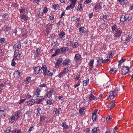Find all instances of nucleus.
Masks as SVG:
<instances>
[{
    "label": "nucleus",
    "instance_id": "nucleus-1",
    "mask_svg": "<svg viewBox=\"0 0 133 133\" xmlns=\"http://www.w3.org/2000/svg\"><path fill=\"white\" fill-rule=\"evenodd\" d=\"M118 93V90H116L114 91L109 92L107 96V97H109L110 99H113L115 96Z\"/></svg>",
    "mask_w": 133,
    "mask_h": 133
},
{
    "label": "nucleus",
    "instance_id": "nucleus-2",
    "mask_svg": "<svg viewBox=\"0 0 133 133\" xmlns=\"http://www.w3.org/2000/svg\"><path fill=\"white\" fill-rule=\"evenodd\" d=\"M21 114V111H18L15 112L12 115L16 120H17L19 118L20 115Z\"/></svg>",
    "mask_w": 133,
    "mask_h": 133
},
{
    "label": "nucleus",
    "instance_id": "nucleus-3",
    "mask_svg": "<svg viewBox=\"0 0 133 133\" xmlns=\"http://www.w3.org/2000/svg\"><path fill=\"white\" fill-rule=\"evenodd\" d=\"M122 31L120 29H118L116 30L115 32V36L116 37H118L121 36Z\"/></svg>",
    "mask_w": 133,
    "mask_h": 133
},
{
    "label": "nucleus",
    "instance_id": "nucleus-4",
    "mask_svg": "<svg viewBox=\"0 0 133 133\" xmlns=\"http://www.w3.org/2000/svg\"><path fill=\"white\" fill-rule=\"evenodd\" d=\"M20 55V54L19 52L15 51L14 53L13 59L15 60L19 59Z\"/></svg>",
    "mask_w": 133,
    "mask_h": 133
},
{
    "label": "nucleus",
    "instance_id": "nucleus-5",
    "mask_svg": "<svg viewBox=\"0 0 133 133\" xmlns=\"http://www.w3.org/2000/svg\"><path fill=\"white\" fill-rule=\"evenodd\" d=\"M129 70V68L128 66L124 67L122 69V73L123 74L125 75L128 73Z\"/></svg>",
    "mask_w": 133,
    "mask_h": 133
},
{
    "label": "nucleus",
    "instance_id": "nucleus-6",
    "mask_svg": "<svg viewBox=\"0 0 133 133\" xmlns=\"http://www.w3.org/2000/svg\"><path fill=\"white\" fill-rule=\"evenodd\" d=\"M62 61V59L61 58H59L57 61L56 62L55 64V67L56 68H58L61 64Z\"/></svg>",
    "mask_w": 133,
    "mask_h": 133
},
{
    "label": "nucleus",
    "instance_id": "nucleus-7",
    "mask_svg": "<svg viewBox=\"0 0 133 133\" xmlns=\"http://www.w3.org/2000/svg\"><path fill=\"white\" fill-rule=\"evenodd\" d=\"M41 90V89H37L34 94V97H35L36 98L39 97V96Z\"/></svg>",
    "mask_w": 133,
    "mask_h": 133
},
{
    "label": "nucleus",
    "instance_id": "nucleus-8",
    "mask_svg": "<svg viewBox=\"0 0 133 133\" xmlns=\"http://www.w3.org/2000/svg\"><path fill=\"white\" fill-rule=\"evenodd\" d=\"M54 111H55V114L56 116H58L59 114L62 113V111L61 108L57 109L56 108H55Z\"/></svg>",
    "mask_w": 133,
    "mask_h": 133
},
{
    "label": "nucleus",
    "instance_id": "nucleus-9",
    "mask_svg": "<svg viewBox=\"0 0 133 133\" xmlns=\"http://www.w3.org/2000/svg\"><path fill=\"white\" fill-rule=\"evenodd\" d=\"M21 45L19 42H17L13 46V48L15 49L16 51H17L21 48Z\"/></svg>",
    "mask_w": 133,
    "mask_h": 133
},
{
    "label": "nucleus",
    "instance_id": "nucleus-10",
    "mask_svg": "<svg viewBox=\"0 0 133 133\" xmlns=\"http://www.w3.org/2000/svg\"><path fill=\"white\" fill-rule=\"evenodd\" d=\"M34 73L35 74H38L41 70L40 68L39 67H34Z\"/></svg>",
    "mask_w": 133,
    "mask_h": 133
},
{
    "label": "nucleus",
    "instance_id": "nucleus-11",
    "mask_svg": "<svg viewBox=\"0 0 133 133\" xmlns=\"http://www.w3.org/2000/svg\"><path fill=\"white\" fill-rule=\"evenodd\" d=\"M35 103V101L34 99H31L28 101L27 104L28 105L31 106L33 105Z\"/></svg>",
    "mask_w": 133,
    "mask_h": 133
},
{
    "label": "nucleus",
    "instance_id": "nucleus-12",
    "mask_svg": "<svg viewBox=\"0 0 133 133\" xmlns=\"http://www.w3.org/2000/svg\"><path fill=\"white\" fill-rule=\"evenodd\" d=\"M81 56L79 54H77L75 55L74 60L76 61H79L81 58Z\"/></svg>",
    "mask_w": 133,
    "mask_h": 133
},
{
    "label": "nucleus",
    "instance_id": "nucleus-13",
    "mask_svg": "<svg viewBox=\"0 0 133 133\" xmlns=\"http://www.w3.org/2000/svg\"><path fill=\"white\" fill-rule=\"evenodd\" d=\"M54 91V89L50 90L47 93V97L48 98H50L51 96L52 93Z\"/></svg>",
    "mask_w": 133,
    "mask_h": 133
},
{
    "label": "nucleus",
    "instance_id": "nucleus-14",
    "mask_svg": "<svg viewBox=\"0 0 133 133\" xmlns=\"http://www.w3.org/2000/svg\"><path fill=\"white\" fill-rule=\"evenodd\" d=\"M43 75H44L52 76L53 75V74L50 71L47 70L46 71L43 72Z\"/></svg>",
    "mask_w": 133,
    "mask_h": 133
},
{
    "label": "nucleus",
    "instance_id": "nucleus-15",
    "mask_svg": "<svg viewBox=\"0 0 133 133\" xmlns=\"http://www.w3.org/2000/svg\"><path fill=\"white\" fill-rule=\"evenodd\" d=\"M41 52L40 51V50L38 49L35 51V56L36 57L39 56L40 55V54Z\"/></svg>",
    "mask_w": 133,
    "mask_h": 133
},
{
    "label": "nucleus",
    "instance_id": "nucleus-16",
    "mask_svg": "<svg viewBox=\"0 0 133 133\" xmlns=\"http://www.w3.org/2000/svg\"><path fill=\"white\" fill-rule=\"evenodd\" d=\"M70 60L69 59L66 58L63 61L62 64L64 65H67L70 63Z\"/></svg>",
    "mask_w": 133,
    "mask_h": 133
},
{
    "label": "nucleus",
    "instance_id": "nucleus-17",
    "mask_svg": "<svg viewBox=\"0 0 133 133\" xmlns=\"http://www.w3.org/2000/svg\"><path fill=\"white\" fill-rule=\"evenodd\" d=\"M75 4L71 3L69 6H68L66 8V10H68L70 9H73L75 7Z\"/></svg>",
    "mask_w": 133,
    "mask_h": 133
},
{
    "label": "nucleus",
    "instance_id": "nucleus-18",
    "mask_svg": "<svg viewBox=\"0 0 133 133\" xmlns=\"http://www.w3.org/2000/svg\"><path fill=\"white\" fill-rule=\"evenodd\" d=\"M61 126L63 128L65 129H67L69 128L68 125L66 124V122H64L62 123Z\"/></svg>",
    "mask_w": 133,
    "mask_h": 133
},
{
    "label": "nucleus",
    "instance_id": "nucleus-19",
    "mask_svg": "<svg viewBox=\"0 0 133 133\" xmlns=\"http://www.w3.org/2000/svg\"><path fill=\"white\" fill-rule=\"evenodd\" d=\"M101 8V5L99 3H96L94 6V8L96 10L99 9Z\"/></svg>",
    "mask_w": 133,
    "mask_h": 133
},
{
    "label": "nucleus",
    "instance_id": "nucleus-20",
    "mask_svg": "<svg viewBox=\"0 0 133 133\" xmlns=\"http://www.w3.org/2000/svg\"><path fill=\"white\" fill-rule=\"evenodd\" d=\"M20 73V72L18 70H17L14 74V77H19Z\"/></svg>",
    "mask_w": 133,
    "mask_h": 133
},
{
    "label": "nucleus",
    "instance_id": "nucleus-21",
    "mask_svg": "<svg viewBox=\"0 0 133 133\" xmlns=\"http://www.w3.org/2000/svg\"><path fill=\"white\" fill-rule=\"evenodd\" d=\"M130 15L129 14H126L125 15H124L126 21H129L131 19L130 17Z\"/></svg>",
    "mask_w": 133,
    "mask_h": 133
},
{
    "label": "nucleus",
    "instance_id": "nucleus-22",
    "mask_svg": "<svg viewBox=\"0 0 133 133\" xmlns=\"http://www.w3.org/2000/svg\"><path fill=\"white\" fill-rule=\"evenodd\" d=\"M36 112L37 115L38 116H39L40 114L42 112L41 109L39 107L37 108L36 109Z\"/></svg>",
    "mask_w": 133,
    "mask_h": 133
},
{
    "label": "nucleus",
    "instance_id": "nucleus-23",
    "mask_svg": "<svg viewBox=\"0 0 133 133\" xmlns=\"http://www.w3.org/2000/svg\"><path fill=\"white\" fill-rule=\"evenodd\" d=\"M61 50V52L63 53L64 52L67 51L68 50V49L67 47H62L60 48Z\"/></svg>",
    "mask_w": 133,
    "mask_h": 133
},
{
    "label": "nucleus",
    "instance_id": "nucleus-24",
    "mask_svg": "<svg viewBox=\"0 0 133 133\" xmlns=\"http://www.w3.org/2000/svg\"><path fill=\"white\" fill-rule=\"evenodd\" d=\"M15 121H16V120H15L12 115L9 118V122L10 123H13Z\"/></svg>",
    "mask_w": 133,
    "mask_h": 133
},
{
    "label": "nucleus",
    "instance_id": "nucleus-25",
    "mask_svg": "<svg viewBox=\"0 0 133 133\" xmlns=\"http://www.w3.org/2000/svg\"><path fill=\"white\" fill-rule=\"evenodd\" d=\"M60 49H57L56 50L54 54L52 56V57H54L56 56L57 55H58L59 53L60 52Z\"/></svg>",
    "mask_w": 133,
    "mask_h": 133
},
{
    "label": "nucleus",
    "instance_id": "nucleus-26",
    "mask_svg": "<svg viewBox=\"0 0 133 133\" xmlns=\"http://www.w3.org/2000/svg\"><path fill=\"white\" fill-rule=\"evenodd\" d=\"M89 79H87L86 80H84L83 81V86H86L89 82Z\"/></svg>",
    "mask_w": 133,
    "mask_h": 133
},
{
    "label": "nucleus",
    "instance_id": "nucleus-27",
    "mask_svg": "<svg viewBox=\"0 0 133 133\" xmlns=\"http://www.w3.org/2000/svg\"><path fill=\"white\" fill-rule=\"evenodd\" d=\"M20 18L21 19L24 20H27L28 18V17L27 16L25 15H22L20 16Z\"/></svg>",
    "mask_w": 133,
    "mask_h": 133
},
{
    "label": "nucleus",
    "instance_id": "nucleus-28",
    "mask_svg": "<svg viewBox=\"0 0 133 133\" xmlns=\"http://www.w3.org/2000/svg\"><path fill=\"white\" fill-rule=\"evenodd\" d=\"M5 112L4 110H0V117H3L5 116Z\"/></svg>",
    "mask_w": 133,
    "mask_h": 133
},
{
    "label": "nucleus",
    "instance_id": "nucleus-29",
    "mask_svg": "<svg viewBox=\"0 0 133 133\" xmlns=\"http://www.w3.org/2000/svg\"><path fill=\"white\" fill-rule=\"evenodd\" d=\"M31 77H27L26 80L25 81V82H26L27 84H28L31 82Z\"/></svg>",
    "mask_w": 133,
    "mask_h": 133
},
{
    "label": "nucleus",
    "instance_id": "nucleus-30",
    "mask_svg": "<svg viewBox=\"0 0 133 133\" xmlns=\"http://www.w3.org/2000/svg\"><path fill=\"white\" fill-rule=\"evenodd\" d=\"M98 129L97 127H95L92 129V131L93 133H97L98 131Z\"/></svg>",
    "mask_w": 133,
    "mask_h": 133
},
{
    "label": "nucleus",
    "instance_id": "nucleus-31",
    "mask_svg": "<svg viewBox=\"0 0 133 133\" xmlns=\"http://www.w3.org/2000/svg\"><path fill=\"white\" fill-rule=\"evenodd\" d=\"M116 104L115 103H113L111 104H110L107 105V107L108 108H110V109H111L113 108L115 106Z\"/></svg>",
    "mask_w": 133,
    "mask_h": 133
},
{
    "label": "nucleus",
    "instance_id": "nucleus-32",
    "mask_svg": "<svg viewBox=\"0 0 133 133\" xmlns=\"http://www.w3.org/2000/svg\"><path fill=\"white\" fill-rule=\"evenodd\" d=\"M85 108L84 107L80 108L79 110V113H80L81 115H82L83 114V112L84 111V110H85Z\"/></svg>",
    "mask_w": 133,
    "mask_h": 133
},
{
    "label": "nucleus",
    "instance_id": "nucleus-33",
    "mask_svg": "<svg viewBox=\"0 0 133 133\" xmlns=\"http://www.w3.org/2000/svg\"><path fill=\"white\" fill-rule=\"evenodd\" d=\"M104 61L103 60L102 58H99L97 60V62L98 64H101L102 63H104L103 62Z\"/></svg>",
    "mask_w": 133,
    "mask_h": 133
},
{
    "label": "nucleus",
    "instance_id": "nucleus-34",
    "mask_svg": "<svg viewBox=\"0 0 133 133\" xmlns=\"http://www.w3.org/2000/svg\"><path fill=\"white\" fill-rule=\"evenodd\" d=\"M83 5L81 4H79L78 5L77 8V10L78 11L81 10H83Z\"/></svg>",
    "mask_w": 133,
    "mask_h": 133
},
{
    "label": "nucleus",
    "instance_id": "nucleus-35",
    "mask_svg": "<svg viewBox=\"0 0 133 133\" xmlns=\"http://www.w3.org/2000/svg\"><path fill=\"white\" fill-rule=\"evenodd\" d=\"M96 99V97L93 95H91L89 97V101L91 102L95 100Z\"/></svg>",
    "mask_w": 133,
    "mask_h": 133
},
{
    "label": "nucleus",
    "instance_id": "nucleus-36",
    "mask_svg": "<svg viewBox=\"0 0 133 133\" xmlns=\"http://www.w3.org/2000/svg\"><path fill=\"white\" fill-rule=\"evenodd\" d=\"M53 102L52 100L51 99L48 100L46 101V103L47 105H51Z\"/></svg>",
    "mask_w": 133,
    "mask_h": 133
},
{
    "label": "nucleus",
    "instance_id": "nucleus-37",
    "mask_svg": "<svg viewBox=\"0 0 133 133\" xmlns=\"http://www.w3.org/2000/svg\"><path fill=\"white\" fill-rule=\"evenodd\" d=\"M5 131V133H9L11 131V127H7Z\"/></svg>",
    "mask_w": 133,
    "mask_h": 133
},
{
    "label": "nucleus",
    "instance_id": "nucleus-38",
    "mask_svg": "<svg viewBox=\"0 0 133 133\" xmlns=\"http://www.w3.org/2000/svg\"><path fill=\"white\" fill-rule=\"evenodd\" d=\"M78 46V44L77 42H75L72 44V47L74 48H77Z\"/></svg>",
    "mask_w": 133,
    "mask_h": 133
},
{
    "label": "nucleus",
    "instance_id": "nucleus-39",
    "mask_svg": "<svg viewBox=\"0 0 133 133\" xmlns=\"http://www.w3.org/2000/svg\"><path fill=\"white\" fill-rule=\"evenodd\" d=\"M12 133H21V131L18 129H14L12 131Z\"/></svg>",
    "mask_w": 133,
    "mask_h": 133
},
{
    "label": "nucleus",
    "instance_id": "nucleus-40",
    "mask_svg": "<svg viewBox=\"0 0 133 133\" xmlns=\"http://www.w3.org/2000/svg\"><path fill=\"white\" fill-rule=\"evenodd\" d=\"M53 8L56 10H59V6L58 4L54 5Z\"/></svg>",
    "mask_w": 133,
    "mask_h": 133
},
{
    "label": "nucleus",
    "instance_id": "nucleus-41",
    "mask_svg": "<svg viewBox=\"0 0 133 133\" xmlns=\"http://www.w3.org/2000/svg\"><path fill=\"white\" fill-rule=\"evenodd\" d=\"M97 117L96 114L95 113H94L92 114V119L93 121H95L96 120Z\"/></svg>",
    "mask_w": 133,
    "mask_h": 133
},
{
    "label": "nucleus",
    "instance_id": "nucleus-42",
    "mask_svg": "<svg viewBox=\"0 0 133 133\" xmlns=\"http://www.w3.org/2000/svg\"><path fill=\"white\" fill-rule=\"evenodd\" d=\"M44 99V98H42L41 99H37V101L35 102L37 104L41 103L43 100Z\"/></svg>",
    "mask_w": 133,
    "mask_h": 133
},
{
    "label": "nucleus",
    "instance_id": "nucleus-43",
    "mask_svg": "<svg viewBox=\"0 0 133 133\" xmlns=\"http://www.w3.org/2000/svg\"><path fill=\"white\" fill-rule=\"evenodd\" d=\"M41 69H42L43 72L46 71L47 69V67L46 66L44 65L43 66H42V67H41Z\"/></svg>",
    "mask_w": 133,
    "mask_h": 133
},
{
    "label": "nucleus",
    "instance_id": "nucleus-44",
    "mask_svg": "<svg viewBox=\"0 0 133 133\" xmlns=\"http://www.w3.org/2000/svg\"><path fill=\"white\" fill-rule=\"evenodd\" d=\"M81 82L80 81H79L76 84H75L74 86V88H76V87L79 86L80 85Z\"/></svg>",
    "mask_w": 133,
    "mask_h": 133
},
{
    "label": "nucleus",
    "instance_id": "nucleus-45",
    "mask_svg": "<svg viewBox=\"0 0 133 133\" xmlns=\"http://www.w3.org/2000/svg\"><path fill=\"white\" fill-rule=\"evenodd\" d=\"M79 32L81 33H83L84 32V27H82L79 29Z\"/></svg>",
    "mask_w": 133,
    "mask_h": 133
},
{
    "label": "nucleus",
    "instance_id": "nucleus-46",
    "mask_svg": "<svg viewBox=\"0 0 133 133\" xmlns=\"http://www.w3.org/2000/svg\"><path fill=\"white\" fill-rule=\"evenodd\" d=\"M120 20L121 22H123L125 21V19L124 18V15H122L120 18Z\"/></svg>",
    "mask_w": 133,
    "mask_h": 133
},
{
    "label": "nucleus",
    "instance_id": "nucleus-47",
    "mask_svg": "<svg viewBox=\"0 0 133 133\" xmlns=\"http://www.w3.org/2000/svg\"><path fill=\"white\" fill-rule=\"evenodd\" d=\"M65 34V33L64 32H60L59 34V37L62 38L64 36Z\"/></svg>",
    "mask_w": 133,
    "mask_h": 133
},
{
    "label": "nucleus",
    "instance_id": "nucleus-48",
    "mask_svg": "<svg viewBox=\"0 0 133 133\" xmlns=\"http://www.w3.org/2000/svg\"><path fill=\"white\" fill-rule=\"evenodd\" d=\"M6 39L5 38H2L0 39V43L3 44L5 42Z\"/></svg>",
    "mask_w": 133,
    "mask_h": 133
},
{
    "label": "nucleus",
    "instance_id": "nucleus-49",
    "mask_svg": "<svg viewBox=\"0 0 133 133\" xmlns=\"http://www.w3.org/2000/svg\"><path fill=\"white\" fill-rule=\"evenodd\" d=\"M116 68H114L111 69L109 71L110 73L111 74L116 71Z\"/></svg>",
    "mask_w": 133,
    "mask_h": 133
},
{
    "label": "nucleus",
    "instance_id": "nucleus-50",
    "mask_svg": "<svg viewBox=\"0 0 133 133\" xmlns=\"http://www.w3.org/2000/svg\"><path fill=\"white\" fill-rule=\"evenodd\" d=\"M94 63V60L92 59L90 61L89 63V65L91 67H93V64Z\"/></svg>",
    "mask_w": 133,
    "mask_h": 133
},
{
    "label": "nucleus",
    "instance_id": "nucleus-51",
    "mask_svg": "<svg viewBox=\"0 0 133 133\" xmlns=\"http://www.w3.org/2000/svg\"><path fill=\"white\" fill-rule=\"evenodd\" d=\"M65 74L62 72H61L58 75V77L59 78L62 77Z\"/></svg>",
    "mask_w": 133,
    "mask_h": 133
},
{
    "label": "nucleus",
    "instance_id": "nucleus-52",
    "mask_svg": "<svg viewBox=\"0 0 133 133\" xmlns=\"http://www.w3.org/2000/svg\"><path fill=\"white\" fill-rule=\"evenodd\" d=\"M131 38V36H128L127 38L125 39V43H128L130 39Z\"/></svg>",
    "mask_w": 133,
    "mask_h": 133
},
{
    "label": "nucleus",
    "instance_id": "nucleus-53",
    "mask_svg": "<svg viewBox=\"0 0 133 133\" xmlns=\"http://www.w3.org/2000/svg\"><path fill=\"white\" fill-rule=\"evenodd\" d=\"M34 126H33L29 128L28 130V131L29 132H30L31 131H33L34 130Z\"/></svg>",
    "mask_w": 133,
    "mask_h": 133
},
{
    "label": "nucleus",
    "instance_id": "nucleus-54",
    "mask_svg": "<svg viewBox=\"0 0 133 133\" xmlns=\"http://www.w3.org/2000/svg\"><path fill=\"white\" fill-rule=\"evenodd\" d=\"M68 68H64L62 72L65 74L66 73L68 72Z\"/></svg>",
    "mask_w": 133,
    "mask_h": 133
},
{
    "label": "nucleus",
    "instance_id": "nucleus-55",
    "mask_svg": "<svg viewBox=\"0 0 133 133\" xmlns=\"http://www.w3.org/2000/svg\"><path fill=\"white\" fill-rule=\"evenodd\" d=\"M117 27V25H114L111 27V29L112 31H114L115 30Z\"/></svg>",
    "mask_w": 133,
    "mask_h": 133
},
{
    "label": "nucleus",
    "instance_id": "nucleus-56",
    "mask_svg": "<svg viewBox=\"0 0 133 133\" xmlns=\"http://www.w3.org/2000/svg\"><path fill=\"white\" fill-rule=\"evenodd\" d=\"M125 0H118V1L119 3L122 4H125Z\"/></svg>",
    "mask_w": 133,
    "mask_h": 133
},
{
    "label": "nucleus",
    "instance_id": "nucleus-57",
    "mask_svg": "<svg viewBox=\"0 0 133 133\" xmlns=\"http://www.w3.org/2000/svg\"><path fill=\"white\" fill-rule=\"evenodd\" d=\"M47 28L48 30L51 29H52V25L51 24L48 25L47 27Z\"/></svg>",
    "mask_w": 133,
    "mask_h": 133
},
{
    "label": "nucleus",
    "instance_id": "nucleus-58",
    "mask_svg": "<svg viewBox=\"0 0 133 133\" xmlns=\"http://www.w3.org/2000/svg\"><path fill=\"white\" fill-rule=\"evenodd\" d=\"M54 15H52L49 17V19L50 20H52L54 19Z\"/></svg>",
    "mask_w": 133,
    "mask_h": 133
},
{
    "label": "nucleus",
    "instance_id": "nucleus-59",
    "mask_svg": "<svg viewBox=\"0 0 133 133\" xmlns=\"http://www.w3.org/2000/svg\"><path fill=\"white\" fill-rule=\"evenodd\" d=\"M14 60L15 59H13L12 61L11 65L13 66H15L16 64V63L14 61Z\"/></svg>",
    "mask_w": 133,
    "mask_h": 133
},
{
    "label": "nucleus",
    "instance_id": "nucleus-60",
    "mask_svg": "<svg viewBox=\"0 0 133 133\" xmlns=\"http://www.w3.org/2000/svg\"><path fill=\"white\" fill-rule=\"evenodd\" d=\"M25 100L26 99L25 98L20 99V102L19 104H21V103H23L25 101Z\"/></svg>",
    "mask_w": 133,
    "mask_h": 133
},
{
    "label": "nucleus",
    "instance_id": "nucleus-61",
    "mask_svg": "<svg viewBox=\"0 0 133 133\" xmlns=\"http://www.w3.org/2000/svg\"><path fill=\"white\" fill-rule=\"evenodd\" d=\"M125 61L124 59H121L119 61V64L118 65H121Z\"/></svg>",
    "mask_w": 133,
    "mask_h": 133
},
{
    "label": "nucleus",
    "instance_id": "nucleus-62",
    "mask_svg": "<svg viewBox=\"0 0 133 133\" xmlns=\"http://www.w3.org/2000/svg\"><path fill=\"white\" fill-rule=\"evenodd\" d=\"M39 87H46V84H45L44 83L43 84H41L39 85Z\"/></svg>",
    "mask_w": 133,
    "mask_h": 133
},
{
    "label": "nucleus",
    "instance_id": "nucleus-63",
    "mask_svg": "<svg viewBox=\"0 0 133 133\" xmlns=\"http://www.w3.org/2000/svg\"><path fill=\"white\" fill-rule=\"evenodd\" d=\"M48 11L47 8H45L43 10V12L44 13H45L47 12Z\"/></svg>",
    "mask_w": 133,
    "mask_h": 133
},
{
    "label": "nucleus",
    "instance_id": "nucleus-64",
    "mask_svg": "<svg viewBox=\"0 0 133 133\" xmlns=\"http://www.w3.org/2000/svg\"><path fill=\"white\" fill-rule=\"evenodd\" d=\"M10 29V28L8 26H7L6 27V28L4 30V31L5 32L8 31H9Z\"/></svg>",
    "mask_w": 133,
    "mask_h": 133
}]
</instances>
